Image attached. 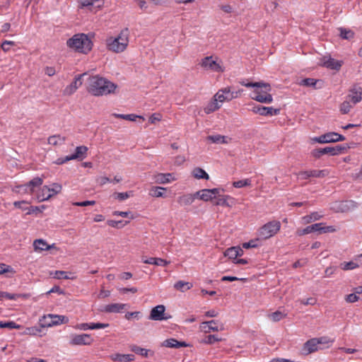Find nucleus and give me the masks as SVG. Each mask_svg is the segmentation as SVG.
Here are the masks:
<instances>
[{"mask_svg":"<svg viewBox=\"0 0 362 362\" xmlns=\"http://www.w3.org/2000/svg\"><path fill=\"white\" fill-rule=\"evenodd\" d=\"M117 85L100 75L91 76L88 79L87 90L93 96L100 97L114 94Z\"/></svg>","mask_w":362,"mask_h":362,"instance_id":"f257e3e1","label":"nucleus"},{"mask_svg":"<svg viewBox=\"0 0 362 362\" xmlns=\"http://www.w3.org/2000/svg\"><path fill=\"white\" fill-rule=\"evenodd\" d=\"M243 86L247 88H252L253 90L250 94V98L261 103L270 104L273 101V97L270 94L272 87L269 83L260 82H247L245 80H242L240 82Z\"/></svg>","mask_w":362,"mask_h":362,"instance_id":"f03ea898","label":"nucleus"},{"mask_svg":"<svg viewBox=\"0 0 362 362\" xmlns=\"http://www.w3.org/2000/svg\"><path fill=\"white\" fill-rule=\"evenodd\" d=\"M129 42V31L128 28L122 30L117 35L110 36L105 40L107 49L114 53L124 52Z\"/></svg>","mask_w":362,"mask_h":362,"instance_id":"7ed1b4c3","label":"nucleus"},{"mask_svg":"<svg viewBox=\"0 0 362 362\" xmlns=\"http://www.w3.org/2000/svg\"><path fill=\"white\" fill-rule=\"evenodd\" d=\"M66 46L74 52L86 54L92 49L93 42L86 34L78 33L67 40Z\"/></svg>","mask_w":362,"mask_h":362,"instance_id":"20e7f679","label":"nucleus"},{"mask_svg":"<svg viewBox=\"0 0 362 362\" xmlns=\"http://www.w3.org/2000/svg\"><path fill=\"white\" fill-rule=\"evenodd\" d=\"M281 229V223L279 221H269L262 227L257 231L258 240H267L274 236Z\"/></svg>","mask_w":362,"mask_h":362,"instance_id":"39448f33","label":"nucleus"},{"mask_svg":"<svg viewBox=\"0 0 362 362\" xmlns=\"http://www.w3.org/2000/svg\"><path fill=\"white\" fill-rule=\"evenodd\" d=\"M62 186L59 183H52L50 185H44L38 191L37 199L39 202H44L49 199L54 195L61 192Z\"/></svg>","mask_w":362,"mask_h":362,"instance_id":"423d86ee","label":"nucleus"},{"mask_svg":"<svg viewBox=\"0 0 362 362\" xmlns=\"http://www.w3.org/2000/svg\"><path fill=\"white\" fill-rule=\"evenodd\" d=\"M201 66L206 71H211L217 73H222L225 71L223 63L221 59L212 56L203 58L200 62Z\"/></svg>","mask_w":362,"mask_h":362,"instance_id":"0eeeda50","label":"nucleus"},{"mask_svg":"<svg viewBox=\"0 0 362 362\" xmlns=\"http://www.w3.org/2000/svg\"><path fill=\"white\" fill-rule=\"evenodd\" d=\"M39 321L41 327H50L67 323L69 319L64 315L48 314L43 315Z\"/></svg>","mask_w":362,"mask_h":362,"instance_id":"6e6552de","label":"nucleus"},{"mask_svg":"<svg viewBox=\"0 0 362 362\" xmlns=\"http://www.w3.org/2000/svg\"><path fill=\"white\" fill-rule=\"evenodd\" d=\"M243 92L242 89H239L238 90H234L232 87L227 86L220 89L215 95L216 100H219V103L222 104L223 103L227 101L229 102L233 99L238 98L240 96L241 93Z\"/></svg>","mask_w":362,"mask_h":362,"instance_id":"1a4fd4ad","label":"nucleus"},{"mask_svg":"<svg viewBox=\"0 0 362 362\" xmlns=\"http://www.w3.org/2000/svg\"><path fill=\"white\" fill-rule=\"evenodd\" d=\"M345 137L336 132H330L324 134L320 136L313 138V141L319 144L334 143L337 141H343Z\"/></svg>","mask_w":362,"mask_h":362,"instance_id":"9d476101","label":"nucleus"},{"mask_svg":"<svg viewBox=\"0 0 362 362\" xmlns=\"http://www.w3.org/2000/svg\"><path fill=\"white\" fill-rule=\"evenodd\" d=\"M344 150H346V147L339 145L334 147L327 146L322 148L315 149L312 153L314 157L320 158L321 156L327 153L332 156L339 155Z\"/></svg>","mask_w":362,"mask_h":362,"instance_id":"9b49d317","label":"nucleus"},{"mask_svg":"<svg viewBox=\"0 0 362 362\" xmlns=\"http://www.w3.org/2000/svg\"><path fill=\"white\" fill-rule=\"evenodd\" d=\"M94 339L89 334H74L71 337L70 344L73 346L90 345Z\"/></svg>","mask_w":362,"mask_h":362,"instance_id":"f8f14e48","label":"nucleus"},{"mask_svg":"<svg viewBox=\"0 0 362 362\" xmlns=\"http://www.w3.org/2000/svg\"><path fill=\"white\" fill-rule=\"evenodd\" d=\"M329 173L327 169L324 170H303L298 173V176L300 179L306 180L310 177H324L328 175Z\"/></svg>","mask_w":362,"mask_h":362,"instance_id":"ddd939ff","label":"nucleus"},{"mask_svg":"<svg viewBox=\"0 0 362 362\" xmlns=\"http://www.w3.org/2000/svg\"><path fill=\"white\" fill-rule=\"evenodd\" d=\"M199 328L202 332L205 334L210 333L211 332H218L224 330V326L223 324H221L220 326L218 325V321L216 320H210L205 321L200 324Z\"/></svg>","mask_w":362,"mask_h":362,"instance_id":"4468645a","label":"nucleus"},{"mask_svg":"<svg viewBox=\"0 0 362 362\" xmlns=\"http://www.w3.org/2000/svg\"><path fill=\"white\" fill-rule=\"evenodd\" d=\"M79 7L96 13L101 8L102 4H100V0H79Z\"/></svg>","mask_w":362,"mask_h":362,"instance_id":"2eb2a0df","label":"nucleus"},{"mask_svg":"<svg viewBox=\"0 0 362 362\" xmlns=\"http://www.w3.org/2000/svg\"><path fill=\"white\" fill-rule=\"evenodd\" d=\"M165 306L163 305H158L152 308L148 319L156 321L168 320L169 317L165 316Z\"/></svg>","mask_w":362,"mask_h":362,"instance_id":"dca6fc26","label":"nucleus"},{"mask_svg":"<svg viewBox=\"0 0 362 362\" xmlns=\"http://www.w3.org/2000/svg\"><path fill=\"white\" fill-rule=\"evenodd\" d=\"M252 111L254 113L259 114L262 116L278 115L280 113L279 109H275L272 107H264L261 105H256L253 107Z\"/></svg>","mask_w":362,"mask_h":362,"instance_id":"f3484780","label":"nucleus"},{"mask_svg":"<svg viewBox=\"0 0 362 362\" xmlns=\"http://www.w3.org/2000/svg\"><path fill=\"white\" fill-rule=\"evenodd\" d=\"M320 349H323V347L318 346L317 343V338H313L308 340L303 346L302 353L304 355H308L315 352Z\"/></svg>","mask_w":362,"mask_h":362,"instance_id":"a211bd4d","label":"nucleus"},{"mask_svg":"<svg viewBox=\"0 0 362 362\" xmlns=\"http://www.w3.org/2000/svg\"><path fill=\"white\" fill-rule=\"evenodd\" d=\"M86 74L78 75L75 77L74 81L68 85L64 90V95H71L74 94L76 90L82 85L81 78Z\"/></svg>","mask_w":362,"mask_h":362,"instance_id":"6ab92c4d","label":"nucleus"},{"mask_svg":"<svg viewBox=\"0 0 362 362\" xmlns=\"http://www.w3.org/2000/svg\"><path fill=\"white\" fill-rule=\"evenodd\" d=\"M128 307L126 303H111L105 305L102 311L107 313H121Z\"/></svg>","mask_w":362,"mask_h":362,"instance_id":"aec40b11","label":"nucleus"},{"mask_svg":"<svg viewBox=\"0 0 362 362\" xmlns=\"http://www.w3.org/2000/svg\"><path fill=\"white\" fill-rule=\"evenodd\" d=\"M43 183V179L39 177H34L28 183L23 185L21 188H25L28 190V194H32L35 192L37 187H40Z\"/></svg>","mask_w":362,"mask_h":362,"instance_id":"412c9836","label":"nucleus"},{"mask_svg":"<svg viewBox=\"0 0 362 362\" xmlns=\"http://www.w3.org/2000/svg\"><path fill=\"white\" fill-rule=\"evenodd\" d=\"M322 65L330 69L339 70L342 65V62L331 57H324L322 60Z\"/></svg>","mask_w":362,"mask_h":362,"instance_id":"4be33fe9","label":"nucleus"},{"mask_svg":"<svg viewBox=\"0 0 362 362\" xmlns=\"http://www.w3.org/2000/svg\"><path fill=\"white\" fill-rule=\"evenodd\" d=\"M243 255V250L240 247H231L228 248L224 252V256L232 259L233 262L237 259L238 257H240Z\"/></svg>","mask_w":362,"mask_h":362,"instance_id":"5701e85b","label":"nucleus"},{"mask_svg":"<svg viewBox=\"0 0 362 362\" xmlns=\"http://www.w3.org/2000/svg\"><path fill=\"white\" fill-rule=\"evenodd\" d=\"M235 199L230 195H218L217 201L214 204L216 206L231 207L235 204Z\"/></svg>","mask_w":362,"mask_h":362,"instance_id":"b1692460","label":"nucleus"},{"mask_svg":"<svg viewBox=\"0 0 362 362\" xmlns=\"http://www.w3.org/2000/svg\"><path fill=\"white\" fill-rule=\"evenodd\" d=\"M33 247L35 251H45L52 248H55V244L48 245L43 239H37L33 242Z\"/></svg>","mask_w":362,"mask_h":362,"instance_id":"393cba45","label":"nucleus"},{"mask_svg":"<svg viewBox=\"0 0 362 362\" xmlns=\"http://www.w3.org/2000/svg\"><path fill=\"white\" fill-rule=\"evenodd\" d=\"M196 198V193L185 194L177 198V202L182 206H189L194 202Z\"/></svg>","mask_w":362,"mask_h":362,"instance_id":"a878e982","label":"nucleus"},{"mask_svg":"<svg viewBox=\"0 0 362 362\" xmlns=\"http://www.w3.org/2000/svg\"><path fill=\"white\" fill-rule=\"evenodd\" d=\"M154 182L158 184H167L175 180L171 173H158L153 177Z\"/></svg>","mask_w":362,"mask_h":362,"instance_id":"bb28decb","label":"nucleus"},{"mask_svg":"<svg viewBox=\"0 0 362 362\" xmlns=\"http://www.w3.org/2000/svg\"><path fill=\"white\" fill-rule=\"evenodd\" d=\"M221 106L219 100H216V95L213 97V99L204 107V112L207 115L218 110Z\"/></svg>","mask_w":362,"mask_h":362,"instance_id":"cd10ccee","label":"nucleus"},{"mask_svg":"<svg viewBox=\"0 0 362 362\" xmlns=\"http://www.w3.org/2000/svg\"><path fill=\"white\" fill-rule=\"evenodd\" d=\"M53 278L57 279H71L74 280L76 278L75 274L72 272L64 271H54L50 274Z\"/></svg>","mask_w":362,"mask_h":362,"instance_id":"c85d7f7f","label":"nucleus"},{"mask_svg":"<svg viewBox=\"0 0 362 362\" xmlns=\"http://www.w3.org/2000/svg\"><path fill=\"white\" fill-rule=\"evenodd\" d=\"M110 358L115 361L130 362L134 360L135 356L134 354H115L110 356Z\"/></svg>","mask_w":362,"mask_h":362,"instance_id":"c756f323","label":"nucleus"},{"mask_svg":"<svg viewBox=\"0 0 362 362\" xmlns=\"http://www.w3.org/2000/svg\"><path fill=\"white\" fill-rule=\"evenodd\" d=\"M163 345L169 348L186 347L187 344L185 341H179L175 339H168L163 341Z\"/></svg>","mask_w":362,"mask_h":362,"instance_id":"7c9ffc66","label":"nucleus"},{"mask_svg":"<svg viewBox=\"0 0 362 362\" xmlns=\"http://www.w3.org/2000/svg\"><path fill=\"white\" fill-rule=\"evenodd\" d=\"M349 97L354 104L359 103L362 99V88L361 87L353 88Z\"/></svg>","mask_w":362,"mask_h":362,"instance_id":"2f4dec72","label":"nucleus"},{"mask_svg":"<svg viewBox=\"0 0 362 362\" xmlns=\"http://www.w3.org/2000/svg\"><path fill=\"white\" fill-rule=\"evenodd\" d=\"M88 148L85 146H77L75 150V153L71 155V160L78 158H84L86 156Z\"/></svg>","mask_w":362,"mask_h":362,"instance_id":"473e14b6","label":"nucleus"},{"mask_svg":"<svg viewBox=\"0 0 362 362\" xmlns=\"http://www.w3.org/2000/svg\"><path fill=\"white\" fill-rule=\"evenodd\" d=\"M143 262L145 264H154L157 266H166L170 262L166 261L165 259L158 258V257H150L145 259H143Z\"/></svg>","mask_w":362,"mask_h":362,"instance_id":"72a5a7b5","label":"nucleus"},{"mask_svg":"<svg viewBox=\"0 0 362 362\" xmlns=\"http://www.w3.org/2000/svg\"><path fill=\"white\" fill-rule=\"evenodd\" d=\"M65 141L66 138L59 134L50 136L47 139L48 144L52 146H60L63 144Z\"/></svg>","mask_w":362,"mask_h":362,"instance_id":"f704fd0d","label":"nucleus"},{"mask_svg":"<svg viewBox=\"0 0 362 362\" xmlns=\"http://www.w3.org/2000/svg\"><path fill=\"white\" fill-rule=\"evenodd\" d=\"M195 193L197 198L204 202H208L215 198V197L212 196L211 193H210L209 189H204Z\"/></svg>","mask_w":362,"mask_h":362,"instance_id":"c9c22d12","label":"nucleus"},{"mask_svg":"<svg viewBox=\"0 0 362 362\" xmlns=\"http://www.w3.org/2000/svg\"><path fill=\"white\" fill-rule=\"evenodd\" d=\"M165 187L154 186L150 189L149 195L153 197H164V192L166 191Z\"/></svg>","mask_w":362,"mask_h":362,"instance_id":"e433bc0d","label":"nucleus"},{"mask_svg":"<svg viewBox=\"0 0 362 362\" xmlns=\"http://www.w3.org/2000/svg\"><path fill=\"white\" fill-rule=\"evenodd\" d=\"M207 140L214 144H228L230 140L227 136L220 134L211 135L207 137Z\"/></svg>","mask_w":362,"mask_h":362,"instance_id":"4c0bfd02","label":"nucleus"},{"mask_svg":"<svg viewBox=\"0 0 362 362\" xmlns=\"http://www.w3.org/2000/svg\"><path fill=\"white\" fill-rule=\"evenodd\" d=\"M192 286L193 285L192 283L184 281H178L174 284V288L182 292L189 290Z\"/></svg>","mask_w":362,"mask_h":362,"instance_id":"58836bf2","label":"nucleus"},{"mask_svg":"<svg viewBox=\"0 0 362 362\" xmlns=\"http://www.w3.org/2000/svg\"><path fill=\"white\" fill-rule=\"evenodd\" d=\"M317 343L318 346L323 347V349L329 348L334 343V339H331L328 337H317Z\"/></svg>","mask_w":362,"mask_h":362,"instance_id":"ea45409f","label":"nucleus"},{"mask_svg":"<svg viewBox=\"0 0 362 362\" xmlns=\"http://www.w3.org/2000/svg\"><path fill=\"white\" fill-rule=\"evenodd\" d=\"M192 175L197 179L209 180V176L206 172L201 168H195L192 172Z\"/></svg>","mask_w":362,"mask_h":362,"instance_id":"a19ab883","label":"nucleus"},{"mask_svg":"<svg viewBox=\"0 0 362 362\" xmlns=\"http://www.w3.org/2000/svg\"><path fill=\"white\" fill-rule=\"evenodd\" d=\"M268 317L272 322H276L285 318L286 317V314L281 311L277 310L269 314Z\"/></svg>","mask_w":362,"mask_h":362,"instance_id":"79ce46f5","label":"nucleus"},{"mask_svg":"<svg viewBox=\"0 0 362 362\" xmlns=\"http://www.w3.org/2000/svg\"><path fill=\"white\" fill-rule=\"evenodd\" d=\"M129 223L128 221L108 220L107 224L112 228H122Z\"/></svg>","mask_w":362,"mask_h":362,"instance_id":"37998d69","label":"nucleus"},{"mask_svg":"<svg viewBox=\"0 0 362 362\" xmlns=\"http://www.w3.org/2000/svg\"><path fill=\"white\" fill-rule=\"evenodd\" d=\"M340 37L345 40L352 39L354 36V33L349 29L340 28Z\"/></svg>","mask_w":362,"mask_h":362,"instance_id":"c03bdc74","label":"nucleus"},{"mask_svg":"<svg viewBox=\"0 0 362 362\" xmlns=\"http://www.w3.org/2000/svg\"><path fill=\"white\" fill-rule=\"evenodd\" d=\"M340 267L343 270H352L358 267V264L353 261L344 262L340 264Z\"/></svg>","mask_w":362,"mask_h":362,"instance_id":"a18cd8bd","label":"nucleus"},{"mask_svg":"<svg viewBox=\"0 0 362 362\" xmlns=\"http://www.w3.org/2000/svg\"><path fill=\"white\" fill-rule=\"evenodd\" d=\"M251 185V180L250 179H245L238 181H235L233 182V186L235 188H242L244 187H247Z\"/></svg>","mask_w":362,"mask_h":362,"instance_id":"49530a36","label":"nucleus"},{"mask_svg":"<svg viewBox=\"0 0 362 362\" xmlns=\"http://www.w3.org/2000/svg\"><path fill=\"white\" fill-rule=\"evenodd\" d=\"M0 328L20 329L21 325L16 324V322H14L13 321H8V322L1 321L0 322Z\"/></svg>","mask_w":362,"mask_h":362,"instance_id":"de8ad7c7","label":"nucleus"},{"mask_svg":"<svg viewBox=\"0 0 362 362\" xmlns=\"http://www.w3.org/2000/svg\"><path fill=\"white\" fill-rule=\"evenodd\" d=\"M132 196V192H115L113 194V197L115 199H118L119 201H124L127 199Z\"/></svg>","mask_w":362,"mask_h":362,"instance_id":"09e8293b","label":"nucleus"},{"mask_svg":"<svg viewBox=\"0 0 362 362\" xmlns=\"http://www.w3.org/2000/svg\"><path fill=\"white\" fill-rule=\"evenodd\" d=\"M221 338H219L217 335L209 334L204 339L203 342L207 344H213L215 342L221 341Z\"/></svg>","mask_w":362,"mask_h":362,"instance_id":"8fccbe9b","label":"nucleus"},{"mask_svg":"<svg viewBox=\"0 0 362 362\" xmlns=\"http://www.w3.org/2000/svg\"><path fill=\"white\" fill-rule=\"evenodd\" d=\"M317 80H315V79L311 78H307L303 79L299 83V84L300 86H303L315 87L316 83H317Z\"/></svg>","mask_w":362,"mask_h":362,"instance_id":"3c124183","label":"nucleus"},{"mask_svg":"<svg viewBox=\"0 0 362 362\" xmlns=\"http://www.w3.org/2000/svg\"><path fill=\"white\" fill-rule=\"evenodd\" d=\"M320 223V233H334L336 231V228L332 226H325L323 223Z\"/></svg>","mask_w":362,"mask_h":362,"instance_id":"603ef678","label":"nucleus"},{"mask_svg":"<svg viewBox=\"0 0 362 362\" xmlns=\"http://www.w3.org/2000/svg\"><path fill=\"white\" fill-rule=\"evenodd\" d=\"M351 108L352 105L349 101H344L340 105V111L342 114H347Z\"/></svg>","mask_w":362,"mask_h":362,"instance_id":"864d4df0","label":"nucleus"},{"mask_svg":"<svg viewBox=\"0 0 362 362\" xmlns=\"http://www.w3.org/2000/svg\"><path fill=\"white\" fill-rule=\"evenodd\" d=\"M108 323H101V322H90V329H104L109 327Z\"/></svg>","mask_w":362,"mask_h":362,"instance_id":"5fc2aeb1","label":"nucleus"},{"mask_svg":"<svg viewBox=\"0 0 362 362\" xmlns=\"http://www.w3.org/2000/svg\"><path fill=\"white\" fill-rule=\"evenodd\" d=\"M113 216H119L124 218H129L130 219H133L134 216L132 214L131 211H115L112 213Z\"/></svg>","mask_w":362,"mask_h":362,"instance_id":"6e6d98bb","label":"nucleus"},{"mask_svg":"<svg viewBox=\"0 0 362 362\" xmlns=\"http://www.w3.org/2000/svg\"><path fill=\"white\" fill-rule=\"evenodd\" d=\"M18 296L15 293H11L4 291H0V298H6L8 300H16Z\"/></svg>","mask_w":362,"mask_h":362,"instance_id":"4d7b16f0","label":"nucleus"},{"mask_svg":"<svg viewBox=\"0 0 362 362\" xmlns=\"http://www.w3.org/2000/svg\"><path fill=\"white\" fill-rule=\"evenodd\" d=\"M162 119V115L160 113H153L151 115L148 121L151 124H156Z\"/></svg>","mask_w":362,"mask_h":362,"instance_id":"13d9d810","label":"nucleus"},{"mask_svg":"<svg viewBox=\"0 0 362 362\" xmlns=\"http://www.w3.org/2000/svg\"><path fill=\"white\" fill-rule=\"evenodd\" d=\"M245 278H238L236 276H223L221 278L222 281H246Z\"/></svg>","mask_w":362,"mask_h":362,"instance_id":"bf43d9fd","label":"nucleus"},{"mask_svg":"<svg viewBox=\"0 0 362 362\" xmlns=\"http://www.w3.org/2000/svg\"><path fill=\"white\" fill-rule=\"evenodd\" d=\"M311 233H312V231L310 229V226H308L305 227V228L298 229L296 232V233L298 236H303V235H305L306 234H309Z\"/></svg>","mask_w":362,"mask_h":362,"instance_id":"052dcab7","label":"nucleus"},{"mask_svg":"<svg viewBox=\"0 0 362 362\" xmlns=\"http://www.w3.org/2000/svg\"><path fill=\"white\" fill-rule=\"evenodd\" d=\"M124 317L128 320H131L132 317L139 319L141 317V313L139 311L129 312L125 314Z\"/></svg>","mask_w":362,"mask_h":362,"instance_id":"680f3d73","label":"nucleus"},{"mask_svg":"<svg viewBox=\"0 0 362 362\" xmlns=\"http://www.w3.org/2000/svg\"><path fill=\"white\" fill-rule=\"evenodd\" d=\"M72 204L74 206H87L95 205V201L77 202H74Z\"/></svg>","mask_w":362,"mask_h":362,"instance_id":"e2e57ef3","label":"nucleus"},{"mask_svg":"<svg viewBox=\"0 0 362 362\" xmlns=\"http://www.w3.org/2000/svg\"><path fill=\"white\" fill-rule=\"evenodd\" d=\"M41 332V329L37 327H28L25 330L26 334L36 335Z\"/></svg>","mask_w":362,"mask_h":362,"instance_id":"0e129e2a","label":"nucleus"},{"mask_svg":"<svg viewBox=\"0 0 362 362\" xmlns=\"http://www.w3.org/2000/svg\"><path fill=\"white\" fill-rule=\"evenodd\" d=\"M7 272H13V270L8 265L0 264V275Z\"/></svg>","mask_w":362,"mask_h":362,"instance_id":"69168bd1","label":"nucleus"},{"mask_svg":"<svg viewBox=\"0 0 362 362\" xmlns=\"http://www.w3.org/2000/svg\"><path fill=\"white\" fill-rule=\"evenodd\" d=\"M359 300V297L355 293L346 296V300L348 303H355Z\"/></svg>","mask_w":362,"mask_h":362,"instance_id":"338daca9","label":"nucleus"},{"mask_svg":"<svg viewBox=\"0 0 362 362\" xmlns=\"http://www.w3.org/2000/svg\"><path fill=\"white\" fill-rule=\"evenodd\" d=\"M300 303L304 305H313L317 303V300L315 298H308L307 299H302L300 300Z\"/></svg>","mask_w":362,"mask_h":362,"instance_id":"774afa93","label":"nucleus"}]
</instances>
